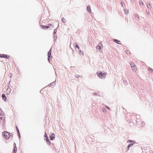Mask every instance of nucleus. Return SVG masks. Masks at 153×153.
Masks as SVG:
<instances>
[{"label":"nucleus","mask_w":153,"mask_h":153,"mask_svg":"<svg viewBox=\"0 0 153 153\" xmlns=\"http://www.w3.org/2000/svg\"><path fill=\"white\" fill-rule=\"evenodd\" d=\"M12 133H10L7 131H4L2 133V135L4 138L6 139H8L12 135Z\"/></svg>","instance_id":"obj_1"},{"label":"nucleus","mask_w":153,"mask_h":153,"mask_svg":"<svg viewBox=\"0 0 153 153\" xmlns=\"http://www.w3.org/2000/svg\"><path fill=\"white\" fill-rule=\"evenodd\" d=\"M97 76L101 79L104 78L106 76V73H103L101 71L97 72Z\"/></svg>","instance_id":"obj_2"},{"label":"nucleus","mask_w":153,"mask_h":153,"mask_svg":"<svg viewBox=\"0 0 153 153\" xmlns=\"http://www.w3.org/2000/svg\"><path fill=\"white\" fill-rule=\"evenodd\" d=\"M103 47V46L102 44L101 43H99L96 47V49L97 50L99 51L100 52V51H102L101 49Z\"/></svg>","instance_id":"obj_3"},{"label":"nucleus","mask_w":153,"mask_h":153,"mask_svg":"<svg viewBox=\"0 0 153 153\" xmlns=\"http://www.w3.org/2000/svg\"><path fill=\"white\" fill-rule=\"evenodd\" d=\"M57 32V30L56 29H55L54 30L53 33V35L54 36V40L56 41L57 40V35L56 34V32Z\"/></svg>","instance_id":"obj_4"},{"label":"nucleus","mask_w":153,"mask_h":153,"mask_svg":"<svg viewBox=\"0 0 153 153\" xmlns=\"http://www.w3.org/2000/svg\"><path fill=\"white\" fill-rule=\"evenodd\" d=\"M0 57L1 58H8L9 57V56L7 55L4 54H0Z\"/></svg>","instance_id":"obj_5"},{"label":"nucleus","mask_w":153,"mask_h":153,"mask_svg":"<svg viewBox=\"0 0 153 153\" xmlns=\"http://www.w3.org/2000/svg\"><path fill=\"white\" fill-rule=\"evenodd\" d=\"M45 22H46L45 21V20H44L43 21H42L41 22H40V23L42 26L44 27L48 28V27L47 26V25H44L43 24V23H45Z\"/></svg>","instance_id":"obj_6"},{"label":"nucleus","mask_w":153,"mask_h":153,"mask_svg":"<svg viewBox=\"0 0 153 153\" xmlns=\"http://www.w3.org/2000/svg\"><path fill=\"white\" fill-rule=\"evenodd\" d=\"M4 113L1 112L0 114V119L2 120H4Z\"/></svg>","instance_id":"obj_7"},{"label":"nucleus","mask_w":153,"mask_h":153,"mask_svg":"<svg viewBox=\"0 0 153 153\" xmlns=\"http://www.w3.org/2000/svg\"><path fill=\"white\" fill-rule=\"evenodd\" d=\"M11 91V89L10 88H8L6 90V93L7 94H9Z\"/></svg>","instance_id":"obj_8"},{"label":"nucleus","mask_w":153,"mask_h":153,"mask_svg":"<svg viewBox=\"0 0 153 153\" xmlns=\"http://www.w3.org/2000/svg\"><path fill=\"white\" fill-rule=\"evenodd\" d=\"M113 40L114 42H115V43H116L118 44H121L120 43V41L115 39H113Z\"/></svg>","instance_id":"obj_9"},{"label":"nucleus","mask_w":153,"mask_h":153,"mask_svg":"<svg viewBox=\"0 0 153 153\" xmlns=\"http://www.w3.org/2000/svg\"><path fill=\"white\" fill-rule=\"evenodd\" d=\"M134 145L133 143H130L127 146V151H128L130 147L132 146L133 145Z\"/></svg>","instance_id":"obj_10"},{"label":"nucleus","mask_w":153,"mask_h":153,"mask_svg":"<svg viewBox=\"0 0 153 153\" xmlns=\"http://www.w3.org/2000/svg\"><path fill=\"white\" fill-rule=\"evenodd\" d=\"M45 138L47 143L50 144L51 143V142L49 140V139L48 138V136H46L45 137Z\"/></svg>","instance_id":"obj_11"},{"label":"nucleus","mask_w":153,"mask_h":153,"mask_svg":"<svg viewBox=\"0 0 153 153\" xmlns=\"http://www.w3.org/2000/svg\"><path fill=\"white\" fill-rule=\"evenodd\" d=\"M15 145L14 146V148L13 150V153H16V152L17 151V148L16 146V144H15Z\"/></svg>","instance_id":"obj_12"},{"label":"nucleus","mask_w":153,"mask_h":153,"mask_svg":"<svg viewBox=\"0 0 153 153\" xmlns=\"http://www.w3.org/2000/svg\"><path fill=\"white\" fill-rule=\"evenodd\" d=\"M51 49L50 50L48 53V60L49 61V59L51 55Z\"/></svg>","instance_id":"obj_13"},{"label":"nucleus","mask_w":153,"mask_h":153,"mask_svg":"<svg viewBox=\"0 0 153 153\" xmlns=\"http://www.w3.org/2000/svg\"><path fill=\"white\" fill-rule=\"evenodd\" d=\"M50 139L51 140H53L54 139V135L53 134H52L50 136Z\"/></svg>","instance_id":"obj_14"},{"label":"nucleus","mask_w":153,"mask_h":153,"mask_svg":"<svg viewBox=\"0 0 153 153\" xmlns=\"http://www.w3.org/2000/svg\"><path fill=\"white\" fill-rule=\"evenodd\" d=\"M87 11L89 12H91V9L90 6L89 5H88L87 7Z\"/></svg>","instance_id":"obj_15"},{"label":"nucleus","mask_w":153,"mask_h":153,"mask_svg":"<svg viewBox=\"0 0 153 153\" xmlns=\"http://www.w3.org/2000/svg\"><path fill=\"white\" fill-rule=\"evenodd\" d=\"M2 98H3V99L4 100H6V99H7L5 95L4 94H2Z\"/></svg>","instance_id":"obj_16"},{"label":"nucleus","mask_w":153,"mask_h":153,"mask_svg":"<svg viewBox=\"0 0 153 153\" xmlns=\"http://www.w3.org/2000/svg\"><path fill=\"white\" fill-rule=\"evenodd\" d=\"M75 48H77L78 50H79V48H79V45H78V44L77 43L75 44Z\"/></svg>","instance_id":"obj_17"},{"label":"nucleus","mask_w":153,"mask_h":153,"mask_svg":"<svg viewBox=\"0 0 153 153\" xmlns=\"http://www.w3.org/2000/svg\"><path fill=\"white\" fill-rule=\"evenodd\" d=\"M139 3L140 5L142 4L143 5H144L143 3V1H142L140 0L139 1Z\"/></svg>","instance_id":"obj_18"},{"label":"nucleus","mask_w":153,"mask_h":153,"mask_svg":"<svg viewBox=\"0 0 153 153\" xmlns=\"http://www.w3.org/2000/svg\"><path fill=\"white\" fill-rule=\"evenodd\" d=\"M147 4V7L149 9H151V6L150 4L149 3V4L148 5V4Z\"/></svg>","instance_id":"obj_19"},{"label":"nucleus","mask_w":153,"mask_h":153,"mask_svg":"<svg viewBox=\"0 0 153 153\" xmlns=\"http://www.w3.org/2000/svg\"><path fill=\"white\" fill-rule=\"evenodd\" d=\"M93 94L95 95H96V96H100V94L97 93V92H94L93 93Z\"/></svg>","instance_id":"obj_20"},{"label":"nucleus","mask_w":153,"mask_h":153,"mask_svg":"<svg viewBox=\"0 0 153 153\" xmlns=\"http://www.w3.org/2000/svg\"><path fill=\"white\" fill-rule=\"evenodd\" d=\"M79 51V54L80 55H81L82 53H83V52L82 51H81L79 49V50H78Z\"/></svg>","instance_id":"obj_21"},{"label":"nucleus","mask_w":153,"mask_h":153,"mask_svg":"<svg viewBox=\"0 0 153 153\" xmlns=\"http://www.w3.org/2000/svg\"><path fill=\"white\" fill-rule=\"evenodd\" d=\"M16 130H17V132H18V134L19 135V136H20L19 130V129L18 128L17 126H16Z\"/></svg>","instance_id":"obj_22"},{"label":"nucleus","mask_w":153,"mask_h":153,"mask_svg":"<svg viewBox=\"0 0 153 153\" xmlns=\"http://www.w3.org/2000/svg\"><path fill=\"white\" fill-rule=\"evenodd\" d=\"M123 83L125 85H126L127 84V81L126 80H124L123 81Z\"/></svg>","instance_id":"obj_23"},{"label":"nucleus","mask_w":153,"mask_h":153,"mask_svg":"<svg viewBox=\"0 0 153 153\" xmlns=\"http://www.w3.org/2000/svg\"><path fill=\"white\" fill-rule=\"evenodd\" d=\"M127 142H128V143H134V141L133 140H129Z\"/></svg>","instance_id":"obj_24"},{"label":"nucleus","mask_w":153,"mask_h":153,"mask_svg":"<svg viewBox=\"0 0 153 153\" xmlns=\"http://www.w3.org/2000/svg\"><path fill=\"white\" fill-rule=\"evenodd\" d=\"M121 4L123 7H124V6H125V4L123 2H121Z\"/></svg>","instance_id":"obj_25"},{"label":"nucleus","mask_w":153,"mask_h":153,"mask_svg":"<svg viewBox=\"0 0 153 153\" xmlns=\"http://www.w3.org/2000/svg\"><path fill=\"white\" fill-rule=\"evenodd\" d=\"M148 70H149V71H151V72H152V71H153V69H152V68H148Z\"/></svg>","instance_id":"obj_26"},{"label":"nucleus","mask_w":153,"mask_h":153,"mask_svg":"<svg viewBox=\"0 0 153 153\" xmlns=\"http://www.w3.org/2000/svg\"><path fill=\"white\" fill-rule=\"evenodd\" d=\"M135 18H137H137H138V19H139V16H138V15L137 14H135Z\"/></svg>","instance_id":"obj_27"},{"label":"nucleus","mask_w":153,"mask_h":153,"mask_svg":"<svg viewBox=\"0 0 153 153\" xmlns=\"http://www.w3.org/2000/svg\"><path fill=\"white\" fill-rule=\"evenodd\" d=\"M131 67L132 68L133 70H134L135 69V65L132 66Z\"/></svg>","instance_id":"obj_28"},{"label":"nucleus","mask_w":153,"mask_h":153,"mask_svg":"<svg viewBox=\"0 0 153 153\" xmlns=\"http://www.w3.org/2000/svg\"><path fill=\"white\" fill-rule=\"evenodd\" d=\"M124 12L126 14H127L128 13V12L127 10H125Z\"/></svg>","instance_id":"obj_29"},{"label":"nucleus","mask_w":153,"mask_h":153,"mask_svg":"<svg viewBox=\"0 0 153 153\" xmlns=\"http://www.w3.org/2000/svg\"><path fill=\"white\" fill-rule=\"evenodd\" d=\"M136 117L137 119L138 118H140V115H137Z\"/></svg>","instance_id":"obj_30"},{"label":"nucleus","mask_w":153,"mask_h":153,"mask_svg":"<svg viewBox=\"0 0 153 153\" xmlns=\"http://www.w3.org/2000/svg\"><path fill=\"white\" fill-rule=\"evenodd\" d=\"M131 67L132 66H134V65H134V63H133V62H132V63H131Z\"/></svg>","instance_id":"obj_31"},{"label":"nucleus","mask_w":153,"mask_h":153,"mask_svg":"<svg viewBox=\"0 0 153 153\" xmlns=\"http://www.w3.org/2000/svg\"><path fill=\"white\" fill-rule=\"evenodd\" d=\"M63 22L65 23L66 22V20H61Z\"/></svg>","instance_id":"obj_32"},{"label":"nucleus","mask_w":153,"mask_h":153,"mask_svg":"<svg viewBox=\"0 0 153 153\" xmlns=\"http://www.w3.org/2000/svg\"><path fill=\"white\" fill-rule=\"evenodd\" d=\"M75 77H76V78H78V77H79V76L78 75H75Z\"/></svg>","instance_id":"obj_33"},{"label":"nucleus","mask_w":153,"mask_h":153,"mask_svg":"<svg viewBox=\"0 0 153 153\" xmlns=\"http://www.w3.org/2000/svg\"><path fill=\"white\" fill-rule=\"evenodd\" d=\"M130 53V51H127L126 52V53L128 54V53Z\"/></svg>","instance_id":"obj_34"},{"label":"nucleus","mask_w":153,"mask_h":153,"mask_svg":"<svg viewBox=\"0 0 153 153\" xmlns=\"http://www.w3.org/2000/svg\"><path fill=\"white\" fill-rule=\"evenodd\" d=\"M105 107L106 108H108V109H110V108L108 106H106Z\"/></svg>","instance_id":"obj_35"},{"label":"nucleus","mask_w":153,"mask_h":153,"mask_svg":"<svg viewBox=\"0 0 153 153\" xmlns=\"http://www.w3.org/2000/svg\"><path fill=\"white\" fill-rule=\"evenodd\" d=\"M52 84H53V85H55V83H54V82H53L52 83V84H51V85H52Z\"/></svg>","instance_id":"obj_36"},{"label":"nucleus","mask_w":153,"mask_h":153,"mask_svg":"<svg viewBox=\"0 0 153 153\" xmlns=\"http://www.w3.org/2000/svg\"><path fill=\"white\" fill-rule=\"evenodd\" d=\"M45 137H46V136H47V134L46 133L45 134Z\"/></svg>","instance_id":"obj_37"},{"label":"nucleus","mask_w":153,"mask_h":153,"mask_svg":"<svg viewBox=\"0 0 153 153\" xmlns=\"http://www.w3.org/2000/svg\"><path fill=\"white\" fill-rule=\"evenodd\" d=\"M134 1V0H131V1H132V2H133V1Z\"/></svg>","instance_id":"obj_38"},{"label":"nucleus","mask_w":153,"mask_h":153,"mask_svg":"<svg viewBox=\"0 0 153 153\" xmlns=\"http://www.w3.org/2000/svg\"><path fill=\"white\" fill-rule=\"evenodd\" d=\"M61 19H65L64 18H62Z\"/></svg>","instance_id":"obj_39"},{"label":"nucleus","mask_w":153,"mask_h":153,"mask_svg":"<svg viewBox=\"0 0 153 153\" xmlns=\"http://www.w3.org/2000/svg\"><path fill=\"white\" fill-rule=\"evenodd\" d=\"M58 26H59V24H58Z\"/></svg>","instance_id":"obj_40"}]
</instances>
